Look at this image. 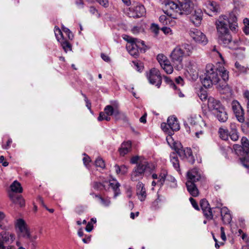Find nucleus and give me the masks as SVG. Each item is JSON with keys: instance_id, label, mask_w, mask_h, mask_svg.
Returning a JSON list of instances; mask_svg holds the SVG:
<instances>
[{"instance_id": "f257e3e1", "label": "nucleus", "mask_w": 249, "mask_h": 249, "mask_svg": "<svg viewBox=\"0 0 249 249\" xmlns=\"http://www.w3.org/2000/svg\"><path fill=\"white\" fill-rule=\"evenodd\" d=\"M238 11V10L235 8L230 14L228 18L226 16L221 15L215 22L219 42L231 49H236L240 44V42L238 40L232 41L231 36L228 28L229 27L233 32L237 31L238 26L236 15Z\"/></svg>"}, {"instance_id": "f03ea898", "label": "nucleus", "mask_w": 249, "mask_h": 249, "mask_svg": "<svg viewBox=\"0 0 249 249\" xmlns=\"http://www.w3.org/2000/svg\"><path fill=\"white\" fill-rule=\"evenodd\" d=\"M162 130L168 134L166 137L168 143L173 148L178 156L182 159H186L188 162L191 164L194 163L195 159L192 155V152L190 148H183L181 143L175 142L172 137L174 131H178L180 126L177 118L171 116L167 119V123H163L161 124Z\"/></svg>"}, {"instance_id": "7ed1b4c3", "label": "nucleus", "mask_w": 249, "mask_h": 249, "mask_svg": "<svg viewBox=\"0 0 249 249\" xmlns=\"http://www.w3.org/2000/svg\"><path fill=\"white\" fill-rule=\"evenodd\" d=\"M219 75L224 81L229 79V72L222 65L215 66L212 64H207L205 73L200 76L203 86L209 88L213 85L217 84L220 81Z\"/></svg>"}, {"instance_id": "20e7f679", "label": "nucleus", "mask_w": 249, "mask_h": 249, "mask_svg": "<svg viewBox=\"0 0 249 249\" xmlns=\"http://www.w3.org/2000/svg\"><path fill=\"white\" fill-rule=\"evenodd\" d=\"M193 47L187 43L176 46L172 51L170 57L175 69L179 71L183 69V58L190 56L193 53Z\"/></svg>"}, {"instance_id": "39448f33", "label": "nucleus", "mask_w": 249, "mask_h": 249, "mask_svg": "<svg viewBox=\"0 0 249 249\" xmlns=\"http://www.w3.org/2000/svg\"><path fill=\"white\" fill-rule=\"evenodd\" d=\"M152 167L145 160H142L134 168L131 175V179L132 181H137L142 179L145 172H150Z\"/></svg>"}, {"instance_id": "423d86ee", "label": "nucleus", "mask_w": 249, "mask_h": 249, "mask_svg": "<svg viewBox=\"0 0 249 249\" xmlns=\"http://www.w3.org/2000/svg\"><path fill=\"white\" fill-rule=\"evenodd\" d=\"M175 5L176 7L172 9L170 17H174L175 14L189 15L194 10V4L191 0H178Z\"/></svg>"}, {"instance_id": "0eeeda50", "label": "nucleus", "mask_w": 249, "mask_h": 249, "mask_svg": "<svg viewBox=\"0 0 249 249\" xmlns=\"http://www.w3.org/2000/svg\"><path fill=\"white\" fill-rule=\"evenodd\" d=\"M146 12L144 6L140 3H135L127 10L126 14L130 18H139L145 15Z\"/></svg>"}, {"instance_id": "6e6552de", "label": "nucleus", "mask_w": 249, "mask_h": 249, "mask_svg": "<svg viewBox=\"0 0 249 249\" xmlns=\"http://www.w3.org/2000/svg\"><path fill=\"white\" fill-rule=\"evenodd\" d=\"M15 228L18 237L30 238L29 230L27 228L26 223L22 219L19 218L15 221Z\"/></svg>"}, {"instance_id": "1a4fd4ad", "label": "nucleus", "mask_w": 249, "mask_h": 249, "mask_svg": "<svg viewBox=\"0 0 249 249\" xmlns=\"http://www.w3.org/2000/svg\"><path fill=\"white\" fill-rule=\"evenodd\" d=\"M147 77L150 83L155 84L158 88L160 87L162 78L159 70L155 68L151 69L147 73Z\"/></svg>"}, {"instance_id": "9d476101", "label": "nucleus", "mask_w": 249, "mask_h": 249, "mask_svg": "<svg viewBox=\"0 0 249 249\" xmlns=\"http://www.w3.org/2000/svg\"><path fill=\"white\" fill-rule=\"evenodd\" d=\"M189 35L196 43L205 45L208 42L206 36L197 29H192L189 31Z\"/></svg>"}, {"instance_id": "9b49d317", "label": "nucleus", "mask_w": 249, "mask_h": 249, "mask_svg": "<svg viewBox=\"0 0 249 249\" xmlns=\"http://www.w3.org/2000/svg\"><path fill=\"white\" fill-rule=\"evenodd\" d=\"M107 115L114 116L117 120L125 119L126 118L125 115L119 111L117 107H113L111 105L105 107L104 111Z\"/></svg>"}, {"instance_id": "f8f14e48", "label": "nucleus", "mask_w": 249, "mask_h": 249, "mask_svg": "<svg viewBox=\"0 0 249 249\" xmlns=\"http://www.w3.org/2000/svg\"><path fill=\"white\" fill-rule=\"evenodd\" d=\"M242 146L239 145H234L233 148L236 154L238 155H242V153H249V141L246 137H243L241 139Z\"/></svg>"}, {"instance_id": "ddd939ff", "label": "nucleus", "mask_w": 249, "mask_h": 249, "mask_svg": "<svg viewBox=\"0 0 249 249\" xmlns=\"http://www.w3.org/2000/svg\"><path fill=\"white\" fill-rule=\"evenodd\" d=\"M200 205L205 217L208 219H212L213 214L208 201L205 199H202L200 202Z\"/></svg>"}, {"instance_id": "4468645a", "label": "nucleus", "mask_w": 249, "mask_h": 249, "mask_svg": "<svg viewBox=\"0 0 249 249\" xmlns=\"http://www.w3.org/2000/svg\"><path fill=\"white\" fill-rule=\"evenodd\" d=\"M232 108L238 120L243 122L244 121V111L239 103L237 101H233Z\"/></svg>"}, {"instance_id": "2eb2a0df", "label": "nucleus", "mask_w": 249, "mask_h": 249, "mask_svg": "<svg viewBox=\"0 0 249 249\" xmlns=\"http://www.w3.org/2000/svg\"><path fill=\"white\" fill-rule=\"evenodd\" d=\"M208 107L213 114L224 107L218 100L212 97L208 98Z\"/></svg>"}, {"instance_id": "dca6fc26", "label": "nucleus", "mask_w": 249, "mask_h": 249, "mask_svg": "<svg viewBox=\"0 0 249 249\" xmlns=\"http://www.w3.org/2000/svg\"><path fill=\"white\" fill-rule=\"evenodd\" d=\"M203 17V13L200 9H197L190 16V20L196 26L200 25Z\"/></svg>"}, {"instance_id": "f3484780", "label": "nucleus", "mask_w": 249, "mask_h": 249, "mask_svg": "<svg viewBox=\"0 0 249 249\" xmlns=\"http://www.w3.org/2000/svg\"><path fill=\"white\" fill-rule=\"evenodd\" d=\"M187 181H191L192 183H195L201 178L200 174L196 169H193L187 172Z\"/></svg>"}, {"instance_id": "a211bd4d", "label": "nucleus", "mask_w": 249, "mask_h": 249, "mask_svg": "<svg viewBox=\"0 0 249 249\" xmlns=\"http://www.w3.org/2000/svg\"><path fill=\"white\" fill-rule=\"evenodd\" d=\"M123 38L124 39H129V40H130L131 42L137 45V47L139 48L141 53H144L145 52L146 46L145 45L143 41L141 40L136 38L130 37L127 35H125Z\"/></svg>"}, {"instance_id": "6ab92c4d", "label": "nucleus", "mask_w": 249, "mask_h": 249, "mask_svg": "<svg viewBox=\"0 0 249 249\" xmlns=\"http://www.w3.org/2000/svg\"><path fill=\"white\" fill-rule=\"evenodd\" d=\"M125 40L127 41L126 48L130 54L134 57L138 56L140 52V50L137 47V45L134 43L131 42V41L129 40V39Z\"/></svg>"}, {"instance_id": "aec40b11", "label": "nucleus", "mask_w": 249, "mask_h": 249, "mask_svg": "<svg viewBox=\"0 0 249 249\" xmlns=\"http://www.w3.org/2000/svg\"><path fill=\"white\" fill-rule=\"evenodd\" d=\"M136 194L140 201L145 200L146 197V190L144 184L141 182H139L137 185Z\"/></svg>"}, {"instance_id": "412c9836", "label": "nucleus", "mask_w": 249, "mask_h": 249, "mask_svg": "<svg viewBox=\"0 0 249 249\" xmlns=\"http://www.w3.org/2000/svg\"><path fill=\"white\" fill-rule=\"evenodd\" d=\"M221 216L222 220L224 224H229L231 223L232 218L228 209L224 207L221 209Z\"/></svg>"}, {"instance_id": "4be33fe9", "label": "nucleus", "mask_w": 249, "mask_h": 249, "mask_svg": "<svg viewBox=\"0 0 249 249\" xmlns=\"http://www.w3.org/2000/svg\"><path fill=\"white\" fill-rule=\"evenodd\" d=\"M160 1L165 6L164 13L169 16L172 15V9L176 7L175 2L170 0H160Z\"/></svg>"}, {"instance_id": "5701e85b", "label": "nucleus", "mask_w": 249, "mask_h": 249, "mask_svg": "<svg viewBox=\"0 0 249 249\" xmlns=\"http://www.w3.org/2000/svg\"><path fill=\"white\" fill-rule=\"evenodd\" d=\"M9 196L10 200L15 204L18 205L20 207H22L24 205V200L21 196L13 193H9Z\"/></svg>"}, {"instance_id": "b1692460", "label": "nucleus", "mask_w": 249, "mask_h": 249, "mask_svg": "<svg viewBox=\"0 0 249 249\" xmlns=\"http://www.w3.org/2000/svg\"><path fill=\"white\" fill-rule=\"evenodd\" d=\"M205 4L207 10L212 13V14H215L219 12V6L216 3V2L209 0L206 2Z\"/></svg>"}, {"instance_id": "393cba45", "label": "nucleus", "mask_w": 249, "mask_h": 249, "mask_svg": "<svg viewBox=\"0 0 249 249\" xmlns=\"http://www.w3.org/2000/svg\"><path fill=\"white\" fill-rule=\"evenodd\" d=\"M186 187L190 194L193 197L197 196L199 195V191L195 184V183H192L191 181H187L186 183Z\"/></svg>"}, {"instance_id": "a878e982", "label": "nucleus", "mask_w": 249, "mask_h": 249, "mask_svg": "<svg viewBox=\"0 0 249 249\" xmlns=\"http://www.w3.org/2000/svg\"><path fill=\"white\" fill-rule=\"evenodd\" d=\"M213 114L221 123L226 122L228 119V114L224 107L221 108L220 110L215 112Z\"/></svg>"}, {"instance_id": "bb28decb", "label": "nucleus", "mask_w": 249, "mask_h": 249, "mask_svg": "<svg viewBox=\"0 0 249 249\" xmlns=\"http://www.w3.org/2000/svg\"><path fill=\"white\" fill-rule=\"evenodd\" d=\"M131 149V143L128 141L122 144L121 147L119 149V152L121 156H124L128 153Z\"/></svg>"}, {"instance_id": "cd10ccee", "label": "nucleus", "mask_w": 249, "mask_h": 249, "mask_svg": "<svg viewBox=\"0 0 249 249\" xmlns=\"http://www.w3.org/2000/svg\"><path fill=\"white\" fill-rule=\"evenodd\" d=\"M10 189L11 192L10 193H20L22 191V188L20 184L17 181H14L10 185Z\"/></svg>"}, {"instance_id": "c85d7f7f", "label": "nucleus", "mask_w": 249, "mask_h": 249, "mask_svg": "<svg viewBox=\"0 0 249 249\" xmlns=\"http://www.w3.org/2000/svg\"><path fill=\"white\" fill-rule=\"evenodd\" d=\"M170 161L172 163L174 168L178 172H180L179 163V160L176 154L175 153H173L170 155Z\"/></svg>"}, {"instance_id": "c756f323", "label": "nucleus", "mask_w": 249, "mask_h": 249, "mask_svg": "<svg viewBox=\"0 0 249 249\" xmlns=\"http://www.w3.org/2000/svg\"><path fill=\"white\" fill-rule=\"evenodd\" d=\"M109 185L113 190L114 192V197H116L120 194V190L119 189V187L120 186L119 183L117 182L116 180H113L111 182H109Z\"/></svg>"}, {"instance_id": "7c9ffc66", "label": "nucleus", "mask_w": 249, "mask_h": 249, "mask_svg": "<svg viewBox=\"0 0 249 249\" xmlns=\"http://www.w3.org/2000/svg\"><path fill=\"white\" fill-rule=\"evenodd\" d=\"M219 137L223 140H227L229 137L228 131L226 129L220 127L218 130Z\"/></svg>"}, {"instance_id": "2f4dec72", "label": "nucleus", "mask_w": 249, "mask_h": 249, "mask_svg": "<svg viewBox=\"0 0 249 249\" xmlns=\"http://www.w3.org/2000/svg\"><path fill=\"white\" fill-rule=\"evenodd\" d=\"M157 59L161 67L164 65H165L166 63H168V61H169L167 57L162 54H159L157 55Z\"/></svg>"}, {"instance_id": "473e14b6", "label": "nucleus", "mask_w": 249, "mask_h": 249, "mask_svg": "<svg viewBox=\"0 0 249 249\" xmlns=\"http://www.w3.org/2000/svg\"><path fill=\"white\" fill-rule=\"evenodd\" d=\"M173 66L171 64L170 62L168 61V63H166L161 67L167 74H171L173 71Z\"/></svg>"}, {"instance_id": "72a5a7b5", "label": "nucleus", "mask_w": 249, "mask_h": 249, "mask_svg": "<svg viewBox=\"0 0 249 249\" xmlns=\"http://www.w3.org/2000/svg\"><path fill=\"white\" fill-rule=\"evenodd\" d=\"M232 125H233L232 132H230L229 134V136L230 137L232 140L236 141L238 139V135L237 132L236 126L235 125L233 124Z\"/></svg>"}, {"instance_id": "f704fd0d", "label": "nucleus", "mask_w": 249, "mask_h": 249, "mask_svg": "<svg viewBox=\"0 0 249 249\" xmlns=\"http://www.w3.org/2000/svg\"><path fill=\"white\" fill-rule=\"evenodd\" d=\"M167 175V173L166 171H163L160 175L159 177V179L158 180V183H159V185L160 186H162L163 184V183L165 180Z\"/></svg>"}, {"instance_id": "c9c22d12", "label": "nucleus", "mask_w": 249, "mask_h": 249, "mask_svg": "<svg viewBox=\"0 0 249 249\" xmlns=\"http://www.w3.org/2000/svg\"><path fill=\"white\" fill-rule=\"evenodd\" d=\"M61 46H62L66 53H67L69 50H71V45L68 41L64 40V39H62V41H61Z\"/></svg>"}, {"instance_id": "e433bc0d", "label": "nucleus", "mask_w": 249, "mask_h": 249, "mask_svg": "<svg viewBox=\"0 0 249 249\" xmlns=\"http://www.w3.org/2000/svg\"><path fill=\"white\" fill-rule=\"evenodd\" d=\"M105 183H107V182L106 181L103 183H101L98 182H95L93 183V187L96 190L106 189Z\"/></svg>"}, {"instance_id": "4c0bfd02", "label": "nucleus", "mask_w": 249, "mask_h": 249, "mask_svg": "<svg viewBox=\"0 0 249 249\" xmlns=\"http://www.w3.org/2000/svg\"><path fill=\"white\" fill-rule=\"evenodd\" d=\"M186 67L187 68V71L189 72L193 73V75L194 76L195 75V74L194 73V72H196V70L195 69V67L194 65L192 62H191V61H188V62L186 65Z\"/></svg>"}, {"instance_id": "58836bf2", "label": "nucleus", "mask_w": 249, "mask_h": 249, "mask_svg": "<svg viewBox=\"0 0 249 249\" xmlns=\"http://www.w3.org/2000/svg\"><path fill=\"white\" fill-rule=\"evenodd\" d=\"M235 68L238 70V71L242 73H247V71L249 69L247 68H246L245 67L243 66H241L238 62H236L235 63Z\"/></svg>"}, {"instance_id": "ea45409f", "label": "nucleus", "mask_w": 249, "mask_h": 249, "mask_svg": "<svg viewBox=\"0 0 249 249\" xmlns=\"http://www.w3.org/2000/svg\"><path fill=\"white\" fill-rule=\"evenodd\" d=\"M54 34L55 36L58 41H60V39L63 38V34L59 28H56V27L54 28Z\"/></svg>"}, {"instance_id": "a19ab883", "label": "nucleus", "mask_w": 249, "mask_h": 249, "mask_svg": "<svg viewBox=\"0 0 249 249\" xmlns=\"http://www.w3.org/2000/svg\"><path fill=\"white\" fill-rule=\"evenodd\" d=\"M198 96L201 101L206 100L207 98V91L204 89H200L198 92Z\"/></svg>"}, {"instance_id": "79ce46f5", "label": "nucleus", "mask_w": 249, "mask_h": 249, "mask_svg": "<svg viewBox=\"0 0 249 249\" xmlns=\"http://www.w3.org/2000/svg\"><path fill=\"white\" fill-rule=\"evenodd\" d=\"M95 165L99 167L102 169L105 168V164L104 161L101 158H98L95 160Z\"/></svg>"}, {"instance_id": "37998d69", "label": "nucleus", "mask_w": 249, "mask_h": 249, "mask_svg": "<svg viewBox=\"0 0 249 249\" xmlns=\"http://www.w3.org/2000/svg\"><path fill=\"white\" fill-rule=\"evenodd\" d=\"M143 28L141 26H135L132 28L131 32L133 34L136 35L143 32Z\"/></svg>"}, {"instance_id": "c03bdc74", "label": "nucleus", "mask_w": 249, "mask_h": 249, "mask_svg": "<svg viewBox=\"0 0 249 249\" xmlns=\"http://www.w3.org/2000/svg\"><path fill=\"white\" fill-rule=\"evenodd\" d=\"M150 30L156 36H157L159 34L160 28L157 24L152 23L151 25Z\"/></svg>"}, {"instance_id": "a18cd8bd", "label": "nucleus", "mask_w": 249, "mask_h": 249, "mask_svg": "<svg viewBox=\"0 0 249 249\" xmlns=\"http://www.w3.org/2000/svg\"><path fill=\"white\" fill-rule=\"evenodd\" d=\"M132 63H133L134 65L136 68V70L138 71H141L142 70V69L143 68V66L141 62L137 61H133L132 62Z\"/></svg>"}, {"instance_id": "49530a36", "label": "nucleus", "mask_w": 249, "mask_h": 249, "mask_svg": "<svg viewBox=\"0 0 249 249\" xmlns=\"http://www.w3.org/2000/svg\"><path fill=\"white\" fill-rule=\"evenodd\" d=\"M62 29L63 31L66 34L69 39H72L73 38V36L68 28L63 27Z\"/></svg>"}, {"instance_id": "de8ad7c7", "label": "nucleus", "mask_w": 249, "mask_h": 249, "mask_svg": "<svg viewBox=\"0 0 249 249\" xmlns=\"http://www.w3.org/2000/svg\"><path fill=\"white\" fill-rule=\"evenodd\" d=\"M169 19L165 15H161L159 18V21L163 24H167Z\"/></svg>"}, {"instance_id": "09e8293b", "label": "nucleus", "mask_w": 249, "mask_h": 249, "mask_svg": "<svg viewBox=\"0 0 249 249\" xmlns=\"http://www.w3.org/2000/svg\"><path fill=\"white\" fill-rule=\"evenodd\" d=\"M189 200L191 202L193 207L196 210H199V208L198 205L196 201L192 197L189 198Z\"/></svg>"}, {"instance_id": "8fccbe9b", "label": "nucleus", "mask_w": 249, "mask_h": 249, "mask_svg": "<svg viewBox=\"0 0 249 249\" xmlns=\"http://www.w3.org/2000/svg\"><path fill=\"white\" fill-rule=\"evenodd\" d=\"M100 201L101 204L105 206H108L110 204V201L109 199H105L103 197L100 198Z\"/></svg>"}, {"instance_id": "3c124183", "label": "nucleus", "mask_w": 249, "mask_h": 249, "mask_svg": "<svg viewBox=\"0 0 249 249\" xmlns=\"http://www.w3.org/2000/svg\"><path fill=\"white\" fill-rule=\"evenodd\" d=\"M84 155L85 157L83 159V163L86 166H87L88 164L91 161V160L89 157L86 155L85 153L84 154Z\"/></svg>"}, {"instance_id": "603ef678", "label": "nucleus", "mask_w": 249, "mask_h": 249, "mask_svg": "<svg viewBox=\"0 0 249 249\" xmlns=\"http://www.w3.org/2000/svg\"><path fill=\"white\" fill-rule=\"evenodd\" d=\"M141 160H140V157H139V156H134V157H133L131 159V163H133V164H135V163H138Z\"/></svg>"}, {"instance_id": "864d4df0", "label": "nucleus", "mask_w": 249, "mask_h": 249, "mask_svg": "<svg viewBox=\"0 0 249 249\" xmlns=\"http://www.w3.org/2000/svg\"><path fill=\"white\" fill-rule=\"evenodd\" d=\"M196 118L197 117L196 115H195L194 116H191L188 118V121L192 124L195 125L196 123Z\"/></svg>"}, {"instance_id": "5fc2aeb1", "label": "nucleus", "mask_w": 249, "mask_h": 249, "mask_svg": "<svg viewBox=\"0 0 249 249\" xmlns=\"http://www.w3.org/2000/svg\"><path fill=\"white\" fill-rule=\"evenodd\" d=\"M221 231V238L223 241H225L226 240V236L225 234V232L224 231V228L223 227L220 228Z\"/></svg>"}, {"instance_id": "6e6d98bb", "label": "nucleus", "mask_w": 249, "mask_h": 249, "mask_svg": "<svg viewBox=\"0 0 249 249\" xmlns=\"http://www.w3.org/2000/svg\"><path fill=\"white\" fill-rule=\"evenodd\" d=\"M38 201L49 212L53 213L54 212V210L53 209H49L44 205L43 199L41 197L38 198Z\"/></svg>"}, {"instance_id": "4d7b16f0", "label": "nucleus", "mask_w": 249, "mask_h": 249, "mask_svg": "<svg viewBox=\"0 0 249 249\" xmlns=\"http://www.w3.org/2000/svg\"><path fill=\"white\" fill-rule=\"evenodd\" d=\"M107 116V114L104 112H101L99 114V116L98 117V120L99 121H102L105 120V118Z\"/></svg>"}, {"instance_id": "13d9d810", "label": "nucleus", "mask_w": 249, "mask_h": 249, "mask_svg": "<svg viewBox=\"0 0 249 249\" xmlns=\"http://www.w3.org/2000/svg\"><path fill=\"white\" fill-rule=\"evenodd\" d=\"M12 139H9L7 142V143H6V145H2V147L3 149H7L9 148L11 144L12 143Z\"/></svg>"}, {"instance_id": "bf43d9fd", "label": "nucleus", "mask_w": 249, "mask_h": 249, "mask_svg": "<svg viewBox=\"0 0 249 249\" xmlns=\"http://www.w3.org/2000/svg\"><path fill=\"white\" fill-rule=\"evenodd\" d=\"M82 95L85 98V101L86 103V106L89 109H90V107H91V104L89 102V101L88 100V99L87 98V97H86V95L84 94H83L82 93Z\"/></svg>"}, {"instance_id": "052dcab7", "label": "nucleus", "mask_w": 249, "mask_h": 249, "mask_svg": "<svg viewBox=\"0 0 249 249\" xmlns=\"http://www.w3.org/2000/svg\"><path fill=\"white\" fill-rule=\"evenodd\" d=\"M161 30L165 34H168L171 32V29L167 27H163Z\"/></svg>"}, {"instance_id": "680f3d73", "label": "nucleus", "mask_w": 249, "mask_h": 249, "mask_svg": "<svg viewBox=\"0 0 249 249\" xmlns=\"http://www.w3.org/2000/svg\"><path fill=\"white\" fill-rule=\"evenodd\" d=\"M101 57L106 62H109L110 59L109 56L104 53L101 54Z\"/></svg>"}, {"instance_id": "e2e57ef3", "label": "nucleus", "mask_w": 249, "mask_h": 249, "mask_svg": "<svg viewBox=\"0 0 249 249\" xmlns=\"http://www.w3.org/2000/svg\"><path fill=\"white\" fill-rule=\"evenodd\" d=\"M92 229H93L92 225L89 222L86 226V230L88 232H90L92 230Z\"/></svg>"}, {"instance_id": "0e129e2a", "label": "nucleus", "mask_w": 249, "mask_h": 249, "mask_svg": "<svg viewBox=\"0 0 249 249\" xmlns=\"http://www.w3.org/2000/svg\"><path fill=\"white\" fill-rule=\"evenodd\" d=\"M127 172V168L124 165L121 166V173L124 174Z\"/></svg>"}, {"instance_id": "69168bd1", "label": "nucleus", "mask_w": 249, "mask_h": 249, "mask_svg": "<svg viewBox=\"0 0 249 249\" xmlns=\"http://www.w3.org/2000/svg\"><path fill=\"white\" fill-rule=\"evenodd\" d=\"M146 114L145 113L142 116L140 119V121L142 123H145L146 122Z\"/></svg>"}, {"instance_id": "338daca9", "label": "nucleus", "mask_w": 249, "mask_h": 249, "mask_svg": "<svg viewBox=\"0 0 249 249\" xmlns=\"http://www.w3.org/2000/svg\"><path fill=\"white\" fill-rule=\"evenodd\" d=\"M243 31L246 35L249 34V26H244Z\"/></svg>"}, {"instance_id": "774afa93", "label": "nucleus", "mask_w": 249, "mask_h": 249, "mask_svg": "<svg viewBox=\"0 0 249 249\" xmlns=\"http://www.w3.org/2000/svg\"><path fill=\"white\" fill-rule=\"evenodd\" d=\"M244 95V97L248 100V102L249 101V91H245Z\"/></svg>"}]
</instances>
